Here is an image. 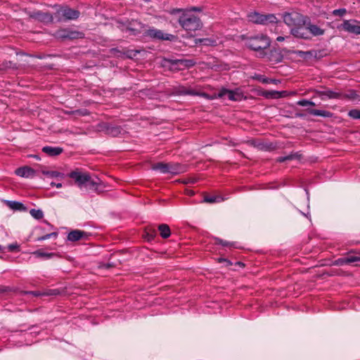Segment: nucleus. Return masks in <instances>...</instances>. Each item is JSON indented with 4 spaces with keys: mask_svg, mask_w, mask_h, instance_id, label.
Masks as SVG:
<instances>
[{
    "mask_svg": "<svg viewBox=\"0 0 360 360\" xmlns=\"http://www.w3.org/2000/svg\"><path fill=\"white\" fill-rule=\"evenodd\" d=\"M271 44L269 38L264 34H257L249 37L246 41V45L250 49L255 51H261V54Z\"/></svg>",
    "mask_w": 360,
    "mask_h": 360,
    "instance_id": "1",
    "label": "nucleus"
},
{
    "mask_svg": "<svg viewBox=\"0 0 360 360\" xmlns=\"http://www.w3.org/2000/svg\"><path fill=\"white\" fill-rule=\"evenodd\" d=\"M78 10L72 8L68 6H60L54 13L55 19L58 22H66L75 20L80 16Z\"/></svg>",
    "mask_w": 360,
    "mask_h": 360,
    "instance_id": "2",
    "label": "nucleus"
},
{
    "mask_svg": "<svg viewBox=\"0 0 360 360\" xmlns=\"http://www.w3.org/2000/svg\"><path fill=\"white\" fill-rule=\"evenodd\" d=\"M179 22L187 31H195L202 26L200 18L191 13H183L179 18Z\"/></svg>",
    "mask_w": 360,
    "mask_h": 360,
    "instance_id": "3",
    "label": "nucleus"
},
{
    "mask_svg": "<svg viewBox=\"0 0 360 360\" xmlns=\"http://www.w3.org/2000/svg\"><path fill=\"white\" fill-rule=\"evenodd\" d=\"M53 35L56 39L60 41L74 40L84 37L83 32L71 28H60L56 30Z\"/></svg>",
    "mask_w": 360,
    "mask_h": 360,
    "instance_id": "4",
    "label": "nucleus"
},
{
    "mask_svg": "<svg viewBox=\"0 0 360 360\" xmlns=\"http://www.w3.org/2000/svg\"><path fill=\"white\" fill-rule=\"evenodd\" d=\"M118 27L123 32H129V35L137 36L141 33L143 34V25L137 20H127L125 22H118Z\"/></svg>",
    "mask_w": 360,
    "mask_h": 360,
    "instance_id": "5",
    "label": "nucleus"
},
{
    "mask_svg": "<svg viewBox=\"0 0 360 360\" xmlns=\"http://www.w3.org/2000/svg\"><path fill=\"white\" fill-rule=\"evenodd\" d=\"M283 22L291 29L297 27L299 25H304V20L307 16H304L297 12L285 13L283 15Z\"/></svg>",
    "mask_w": 360,
    "mask_h": 360,
    "instance_id": "6",
    "label": "nucleus"
},
{
    "mask_svg": "<svg viewBox=\"0 0 360 360\" xmlns=\"http://www.w3.org/2000/svg\"><path fill=\"white\" fill-rule=\"evenodd\" d=\"M250 21L256 23L266 25L268 23H276L277 18L274 14H261L257 12L250 13L248 15Z\"/></svg>",
    "mask_w": 360,
    "mask_h": 360,
    "instance_id": "7",
    "label": "nucleus"
},
{
    "mask_svg": "<svg viewBox=\"0 0 360 360\" xmlns=\"http://www.w3.org/2000/svg\"><path fill=\"white\" fill-rule=\"evenodd\" d=\"M143 35L155 40L173 41L176 37L173 34L165 33L163 31L155 27L144 30Z\"/></svg>",
    "mask_w": 360,
    "mask_h": 360,
    "instance_id": "8",
    "label": "nucleus"
},
{
    "mask_svg": "<svg viewBox=\"0 0 360 360\" xmlns=\"http://www.w3.org/2000/svg\"><path fill=\"white\" fill-rule=\"evenodd\" d=\"M25 13L30 18L45 24L53 22L55 18L54 15H52L51 13L44 12L39 10L30 11L26 9Z\"/></svg>",
    "mask_w": 360,
    "mask_h": 360,
    "instance_id": "9",
    "label": "nucleus"
},
{
    "mask_svg": "<svg viewBox=\"0 0 360 360\" xmlns=\"http://www.w3.org/2000/svg\"><path fill=\"white\" fill-rule=\"evenodd\" d=\"M339 30L348 33L360 35V21L356 20H344L342 23L338 26Z\"/></svg>",
    "mask_w": 360,
    "mask_h": 360,
    "instance_id": "10",
    "label": "nucleus"
},
{
    "mask_svg": "<svg viewBox=\"0 0 360 360\" xmlns=\"http://www.w3.org/2000/svg\"><path fill=\"white\" fill-rule=\"evenodd\" d=\"M89 173L83 172L79 169H76L72 171L69 174V177L75 181V184L80 188L83 189L85 181H87V177Z\"/></svg>",
    "mask_w": 360,
    "mask_h": 360,
    "instance_id": "11",
    "label": "nucleus"
},
{
    "mask_svg": "<svg viewBox=\"0 0 360 360\" xmlns=\"http://www.w3.org/2000/svg\"><path fill=\"white\" fill-rule=\"evenodd\" d=\"M307 18L304 20V25H301L297 26V27L291 29L290 34L296 38L309 40V32L308 30V25H307Z\"/></svg>",
    "mask_w": 360,
    "mask_h": 360,
    "instance_id": "12",
    "label": "nucleus"
},
{
    "mask_svg": "<svg viewBox=\"0 0 360 360\" xmlns=\"http://www.w3.org/2000/svg\"><path fill=\"white\" fill-rule=\"evenodd\" d=\"M317 94L320 97L321 100H325L326 98L329 99H340L344 98H348L347 95H343L340 92L334 91L330 89H326L323 91H319Z\"/></svg>",
    "mask_w": 360,
    "mask_h": 360,
    "instance_id": "13",
    "label": "nucleus"
},
{
    "mask_svg": "<svg viewBox=\"0 0 360 360\" xmlns=\"http://www.w3.org/2000/svg\"><path fill=\"white\" fill-rule=\"evenodd\" d=\"M89 235L82 230L75 229L70 231L68 235V240L72 242H76L79 240L87 239Z\"/></svg>",
    "mask_w": 360,
    "mask_h": 360,
    "instance_id": "14",
    "label": "nucleus"
},
{
    "mask_svg": "<svg viewBox=\"0 0 360 360\" xmlns=\"http://www.w3.org/2000/svg\"><path fill=\"white\" fill-rule=\"evenodd\" d=\"M307 25H308V30L309 32V40L311 39L312 37H319L325 34V30L321 29L316 25L312 24L308 17Z\"/></svg>",
    "mask_w": 360,
    "mask_h": 360,
    "instance_id": "15",
    "label": "nucleus"
},
{
    "mask_svg": "<svg viewBox=\"0 0 360 360\" xmlns=\"http://www.w3.org/2000/svg\"><path fill=\"white\" fill-rule=\"evenodd\" d=\"M100 185V181L98 179L96 180L93 179L90 174H89L87 177V181H85V184L84 185L83 189L85 191H96L98 190V186Z\"/></svg>",
    "mask_w": 360,
    "mask_h": 360,
    "instance_id": "16",
    "label": "nucleus"
},
{
    "mask_svg": "<svg viewBox=\"0 0 360 360\" xmlns=\"http://www.w3.org/2000/svg\"><path fill=\"white\" fill-rule=\"evenodd\" d=\"M15 173L21 177L30 178L34 176L35 172L30 167H22L16 169Z\"/></svg>",
    "mask_w": 360,
    "mask_h": 360,
    "instance_id": "17",
    "label": "nucleus"
},
{
    "mask_svg": "<svg viewBox=\"0 0 360 360\" xmlns=\"http://www.w3.org/2000/svg\"><path fill=\"white\" fill-rule=\"evenodd\" d=\"M185 172L184 166L176 162H168V174L176 175Z\"/></svg>",
    "mask_w": 360,
    "mask_h": 360,
    "instance_id": "18",
    "label": "nucleus"
},
{
    "mask_svg": "<svg viewBox=\"0 0 360 360\" xmlns=\"http://www.w3.org/2000/svg\"><path fill=\"white\" fill-rule=\"evenodd\" d=\"M195 44L205 46H215L217 45V41L214 38H198L195 39Z\"/></svg>",
    "mask_w": 360,
    "mask_h": 360,
    "instance_id": "19",
    "label": "nucleus"
},
{
    "mask_svg": "<svg viewBox=\"0 0 360 360\" xmlns=\"http://www.w3.org/2000/svg\"><path fill=\"white\" fill-rule=\"evenodd\" d=\"M179 92L181 95L200 96L205 98H208V95L206 93H198L194 89H188L184 86L180 87Z\"/></svg>",
    "mask_w": 360,
    "mask_h": 360,
    "instance_id": "20",
    "label": "nucleus"
},
{
    "mask_svg": "<svg viewBox=\"0 0 360 360\" xmlns=\"http://www.w3.org/2000/svg\"><path fill=\"white\" fill-rule=\"evenodd\" d=\"M63 150V148L60 147L44 146L42 148L44 153L52 157L60 155Z\"/></svg>",
    "mask_w": 360,
    "mask_h": 360,
    "instance_id": "21",
    "label": "nucleus"
},
{
    "mask_svg": "<svg viewBox=\"0 0 360 360\" xmlns=\"http://www.w3.org/2000/svg\"><path fill=\"white\" fill-rule=\"evenodd\" d=\"M357 262V257L351 256L347 257H341L335 260L333 264L335 266H344L345 264H348L352 262Z\"/></svg>",
    "mask_w": 360,
    "mask_h": 360,
    "instance_id": "22",
    "label": "nucleus"
},
{
    "mask_svg": "<svg viewBox=\"0 0 360 360\" xmlns=\"http://www.w3.org/2000/svg\"><path fill=\"white\" fill-rule=\"evenodd\" d=\"M228 98L232 101H240L243 98V94L239 89L229 90L228 93Z\"/></svg>",
    "mask_w": 360,
    "mask_h": 360,
    "instance_id": "23",
    "label": "nucleus"
},
{
    "mask_svg": "<svg viewBox=\"0 0 360 360\" xmlns=\"http://www.w3.org/2000/svg\"><path fill=\"white\" fill-rule=\"evenodd\" d=\"M6 205L9 208H11L13 210H17V211H20V212H26L27 211V207L20 202L8 200V201H6Z\"/></svg>",
    "mask_w": 360,
    "mask_h": 360,
    "instance_id": "24",
    "label": "nucleus"
},
{
    "mask_svg": "<svg viewBox=\"0 0 360 360\" xmlns=\"http://www.w3.org/2000/svg\"><path fill=\"white\" fill-rule=\"evenodd\" d=\"M157 236V231L153 226H146L144 229L143 237L148 241L155 239Z\"/></svg>",
    "mask_w": 360,
    "mask_h": 360,
    "instance_id": "25",
    "label": "nucleus"
},
{
    "mask_svg": "<svg viewBox=\"0 0 360 360\" xmlns=\"http://www.w3.org/2000/svg\"><path fill=\"white\" fill-rule=\"evenodd\" d=\"M122 130L121 127L111 124H108L105 128L106 133L112 136H117L121 134Z\"/></svg>",
    "mask_w": 360,
    "mask_h": 360,
    "instance_id": "26",
    "label": "nucleus"
},
{
    "mask_svg": "<svg viewBox=\"0 0 360 360\" xmlns=\"http://www.w3.org/2000/svg\"><path fill=\"white\" fill-rule=\"evenodd\" d=\"M308 112L310 115H314V116H321L323 117H331L333 116V113L330 111L327 110H317V109H309Z\"/></svg>",
    "mask_w": 360,
    "mask_h": 360,
    "instance_id": "27",
    "label": "nucleus"
},
{
    "mask_svg": "<svg viewBox=\"0 0 360 360\" xmlns=\"http://www.w3.org/2000/svg\"><path fill=\"white\" fill-rule=\"evenodd\" d=\"M152 169L162 174H168V162H160L153 164Z\"/></svg>",
    "mask_w": 360,
    "mask_h": 360,
    "instance_id": "28",
    "label": "nucleus"
},
{
    "mask_svg": "<svg viewBox=\"0 0 360 360\" xmlns=\"http://www.w3.org/2000/svg\"><path fill=\"white\" fill-rule=\"evenodd\" d=\"M158 231L162 238H167L171 235L169 226L166 224H162L158 226Z\"/></svg>",
    "mask_w": 360,
    "mask_h": 360,
    "instance_id": "29",
    "label": "nucleus"
},
{
    "mask_svg": "<svg viewBox=\"0 0 360 360\" xmlns=\"http://www.w3.org/2000/svg\"><path fill=\"white\" fill-rule=\"evenodd\" d=\"M301 155L298 153H291L286 156L278 157L276 158V162H284L285 161H290L295 159H300Z\"/></svg>",
    "mask_w": 360,
    "mask_h": 360,
    "instance_id": "30",
    "label": "nucleus"
},
{
    "mask_svg": "<svg viewBox=\"0 0 360 360\" xmlns=\"http://www.w3.org/2000/svg\"><path fill=\"white\" fill-rule=\"evenodd\" d=\"M33 255L37 257H44L46 259H50L56 255L55 253L53 252H44L41 250H36L33 252Z\"/></svg>",
    "mask_w": 360,
    "mask_h": 360,
    "instance_id": "31",
    "label": "nucleus"
},
{
    "mask_svg": "<svg viewBox=\"0 0 360 360\" xmlns=\"http://www.w3.org/2000/svg\"><path fill=\"white\" fill-rule=\"evenodd\" d=\"M214 240L215 244H217V245H221L223 246L230 247V248L235 246L234 243L224 240L217 238V237L214 238Z\"/></svg>",
    "mask_w": 360,
    "mask_h": 360,
    "instance_id": "32",
    "label": "nucleus"
},
{
    "mask_svg": "<svg viewBox=\"0 0 360 360\" xmlns=\"http://www.w3.org/2000/svg\"><path fill=\"white\" fill-rule=\"evenodd\" d=\"M254 78L255 79L261 82L263 84H269V83L276 84L275 79L265 77L264 75H255V77Z\"/></svg>",
    "mask_w": 360,
    "mask_h": 360,
    "instance_id": "33",
    "label": "nucleus"
},
{
    "mask_svg": "<svg viewBox=\"0 0 360 360\" xmlns=\"http://www.w3.org/2000/svg\"><path fill=\"white\" fill-rule=\"evenodd\" d=\"M30 214L36 219H41L44 217V213L41 210L32 209Z\"/></svg>",
    "mask_w": 360,
    "mask_h": 360,
    "instance_id": "34",
    "label": "nucleus"
},
{
    "mask_svg": "<svg viewBox=\"0 0 360 360\" xmlns=\"http://www.w3.org/2000/svg\"><path fill=\"white\" fill-rule=\"evenodd\" d=\"M58 236L57 233L56 232H53V233H48V234H46L44 236H40V237H38L37 239H36V241H42V240H48V239H50L51 238H56Z\"/></svg>",
    "mask_w": 360,
    "mask_h": 360,
    "instance_id": "35",
    "label": "nucleus"
},
{
    "mask_svg": "<svg viewBox=\"0 0 360 360\" xmlns=\"http://www.w3.org/2000/svg\"><path fill=\"white\" fill-rule=\"evenodd\" d=\"M348 115L353 119H360V110H351L349 111Z\"/></svg>",
    "mask_w": 360,
    "mask_h": 360,
    "instance_id": "36",
    "label": "nucleus"
},
{
    "mask_svg": "<svg viewBox=\"0 0 360 360\" xmlns=\"http://www.w3.org/2000/svg\"><path fill=\"white\" fill-rule=\"evenodd\" d=\"M332 13L335 16H343L347 13V10L345 8L335 9L333 11Z\"/></svg>",
    "mask_w": 360,
    "mask_h": 360,
    "instance_id": "37",
    "label": "nucleus"
},
{
    "mask_svg": "<svg viewBox=\"0 0 360 360\" xmlns=\"http://www.w3.org/2000/svg\"><path fill=\"white\" fill-rule=\"evenodd\" d=\"M7 248L9 252L19 251V245L16 243L8 245Z\"/></svg>",
    "mask_w": 360,
    "mask_h": 360,
    "instance_id": "38",
    "label": "nucleus"
},
{
    "mask_svg": "<svg viewBox=\"0 0 360 360\" xmlns=\"http://www.w3.org/2000/svg\"><path fill=\"white\" fill-rule=\"evenodd\" d=\"M229 91V89H224V88L221 89L219 91L217 96H215V98H222V97H224L226 95L228 96Z\"/></svg>",
    "mask_w": 360,
    "mask_h": 360,
    "instance_id": "39",
    "label": "nucleus"
},
{
    "mask_svg": "<svg viewBox=\"0 0 360 360\" xmlns=\"http://www.w3.org/2000/svg\"><path fill=\"white\" fill-rule=\"evenodd\" d=\"M59 294V290L58 289H51V290H49V291L47 292H43V295H57Z\"/></svg>",
    "mask_w": 360,
    "mask_h": 360,
    "instance_id": "40",
    "label": "nucleus"
},
{
    "mask_svg": "<svg viewBox=\"0 0 360 360\" xmlns=\"http://www.w3.org/2000/svg\"><path fill=\"white\" fill-rule=\"evenodd\" d=\"M138 53H139V51H134V50H127L125 52L127 56L130 58L135 57Z\"/></svg>",
    "mask_w": 360,
    "mask_h": 360,
    "instance_id": "41",
    "label": "nucleus"
},
{
    "mask_svg": "<svg viewBox=\"0 0 360 360\" xmlns=\"http://www.w3.org/2000/svg\"><path fill=\"white\" fill-rule=\"evenodd\" d=\"M204 201L209 203H214L217 202V198L214 196H205Z\"/></svg>",
    "mask_w": 360,
    "mask_h": 360,
    "instance_id": "42",
    "label": "nucleus"
},
{
    "mask_svg": "<svg viewBox=\"0 0 360 360\" xmlns=\"http://www.w3.org/2000/svg\"><path fill=\"white\" fill-rule=\"evenodd\" d=\"M218 262L219 263H224L225 266H229L232 265V262L231 261H229V259H225V258H221V257L219 258L218 259Z\"/></svg>",
    "mask_w": 360,
    "mask_h": 360,
    "instance_id": "43",
    "label": "nucleus"
},
{
    "mask_svg": "<svg viewBox=\"0 0 360 360\" xmlns=\"http://www.w3.org/2000/svg\"><path fill=\"white\" fill-rule=\"evenodd\" d=\"M181 63H184L186 67H193L195 64V63L193 60H182Z\"/></svg>",
    "mask_w": 360,
    "mask_h": 360,
    "instance_id": "44",
    "label": "nucleus"
},
{
    "mask_svg": "<svg viewBox=\"0 0 360 360\" xmlns=\"http://www.w3.org/2000/svg\"><path fill=\"white\" fill-rule=\"evenodd\" d=\"M44 174L49 175L51 177H57L60 175V173L56 171L52 172H43Z\"/></svg>",
    "mask_w": 360,
    "mask_h": 360,
    "instance_id": "45",
    "label": "nucleus"
},
{
    "mask_svg": "<svg viewBox=\"0 0 360 360\" xmlns=\"http://www.w3.org/2000/svg\"><path fill=\"white\" fill-rule=\"evenodd\" d=\"M308 103H309V101L306 99H302L299 101H297V104L300 106H308Z\"/></svg>",
    "mask_w": 360,
    "mask_h": 360,
    "instance_id": "46",
    "label": "nucleus"
},
{
    "mask_svg": "<svg viewBox=\"0 0 360 360\" xmlns=\"http://www.w3.org/2000/svg\"><path fill=\"white\" fill-rule=\"evenodd\" d=\"M26 293L27 294L32 295H34L35 297L44 295L43 292H41L39 291H29V292H26Z\"/></svg>",
    "mask_w": 360,
    "mask_h": 360,
    "instance_id": "47",
    "label": "nucleus"
},
{
    "mask_svg": "<svg viewBox=\"0 0 360 360\" xmlns=\"http://www.w3.org/2000/svg\"><path fill=\"white\" fill-rule=\"evenodd\" d=\"M269 94H271V97H274V98H278L281 94V93L279 91H272L269 92Z\"/></svg>",
    "mask_w": 360,
    "mask_h": 360,
    "instance_id": "48",
    "label": "nucleus"
},
{
    "mask_svg": "<svg viewBox=\"0 0 360 360\" xmlns=\"http://www.w3.org/2000/svg\"><path fill=\"white\" fill-rule=\"evenodd\" d=\"M282 60L283 56L281 53H278L274 60L276 62H281Z\"/></svg>",
    "mask_w": 360,
    "mask_h": 360,
    "instance_id": "49",
    "label": "nucleus"
},
{
    "mask_svg": "<svg viewBox=\"0 0 360 360\" xmlns=\"http://www.w3.org/2000/svg\"><path fill=\"white\" fill-rule=\"evenodd\" d=\"M288 38H290V36L288 37H286V39H288ZM285 37H282V36H279L276 38V41H279V42H281V41H283L285 40Z\"/></svg>",
    "mask_w": 360,
    "mask_h": 360,
    "instance_id": "50",
    "label": "nucleus"
},
{
    "mask_svg": "<svg viewBox=\"0 0 360 360\" xmlns=\"http://www.w3.org/2000/svg\"><path fill=\"white\" fill-rule=\"evenodd\" d=\"M235 265L238 266L242 267V268H243L245 266L244 263H243L241 262H236Z\"/></svg>",
    "mask_w": 360,
    "mask_h": 360,
    "instance_id": "51",
    "label": "nucleus"
},
{
    "mask_svg": "<svg viewBox=\"0 0 360 360\" xmlns=\"http://www.w3.org/2000/svg\"><path fill=\"white\" fill-rule=\"evenodd\" d=\"M348 253H355V254H359L360 252L357 250H351Z\"/></svg>",
    "mask_w": 360,
    "mask_h": 360,
    "instance_id": "52",
    "label": "nucleus"
},
{
    "mask_svg": "<svg viewBox=\"0 0 360 360\" xmlns=\"http://www.w3.org/2000/svg\"><path fill=\"white\" fill-rule=\"evenodd\" d=\"M193 11H201V9L200 8H198V7H193L192 8Z\"/></svg>",
    "mask_w": 360,
    "mask_h": 360,
    "instance_id": "53",
    "label": "nucleus"
},
{
    "mask_svg": "<svg viewBox=\"0 0 360 360\" xmlns=\"http://www.w3.org/2000/svg\"><path fill=\"white\" fill-rule=\"evenodd\" d=\"M308 105L315 106V105H316V104H315L314 102H312V101H309V103H308Z\"/></svg>",
    "mask_w": 360,
    "mask_h": 360,
    "instance_id": "54",
    "label": "nucleus"
},
{
    "mask_svg": "<svg viewBox=\"0 0 360 360\" xmlns=\"http://www.w3.org/2000/svg\"><path fill=\"white\" fill-rule=\"evenodd\" d=\"M57 188H61L62 187V184L60 183H58V184H54Z\"/></svg>",
    "mask_w": 360,
    "mask_h": 360,
    "instance_id": "55",
    "label": "nucleus"
},
{
    "mask_svg": "<svg viewBox=\"0 0 360 360\" xmlns=\"http://www.w3.org/2000/svg\"><path fill=\"white\" fill-rule=\"evenodd\" d=\"M4 290L3 289V288L0 286V292H4Z\"/></svg>",
    "mask_w": 360,
    "mask_h": 360,
    "instance_id": "56",
    "label": "nucleus"
},
{
    "mask_svg": "<svg viewBox=\"0 0 360 360\" xmlns=\"http://www.w3.org/2000/svg\"><path fill=\"white\" fill-rule=\"evenodd\" d=\"M357 262H360V257H357Z\"/></svg>",
    "mask_w": 360,
    "mask_h": 360,
    "instance_id": "57",
    "label": "nucleus"
},
{
    "mask_svg": "<svg viewBox=\"0 0 360 360\" xmlns=\"http://www.w3.org/2000/svg\"><path fill=\"white\" fill-rule=\"evenodd\" d=\"M354 266H360V265H359V264H356Z\"/></svg>",
    "mask_w": 360,
    "mask_h": 360,
    "instance_id": "58",
    "label": "nucleus"
},
{
    "mask_svg": "<svg viewBox=\"0 0 360 360\" xmlns=\"http://www.w3.org/2000/svg\"><path fill=\"white\" fill-rule=\"evenodd\" d=\"M2 251V247L0 245V252Z\"/></svg>",
    "mask_w": 360,
    "mask_h": 360,
    "instance_id": "59",
    "label": "nucleus"
}]
</instances>
